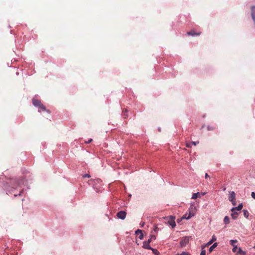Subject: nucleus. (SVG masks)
<instances>
[{
    "label": "nucleus",
    "instance_id": "10",
    "mask_svg": "<svg viewBox=\"0 0 255 255\" xmlns=\"http://www.w3.org/2000/svg\"><path fill=\"white\" fill-rule=\"evenodd\" d=\"M38 108L39 109H38L39 112H41V111L42 110V111H46L47 112L50 113L49 111L47 110L46 109V107L42 104H41L40 105V106H39Z\"/></svg>",
    "mask_w": 255,
    "mask_h": 255
},
{
    "label": "nucleus",
    "instance_id": "31",
    "mask_svg": "<svg viewBox=\"0 0 255 255\" xmlns=\"http://www.w3.org/2000/svg\"><path fill=\"white\" fill-rule=\"evenodd\" d=\"M191 143H186V147H191Z\"/></svg>",
    "mask_w": 255,
    "mask_h": 255
},
{
    "label": "nucleus",
    "instance_id": "12",
    "mask_svg": "<svg viewBox=\"0 0 255 255\" xmlns=\"http://www.w3.org/2000/svg\"><path fill=\"white\" fill-rule=\"evenodd\" d=\"M201 194L199 192L194 193L192 195V199H196L198 197H200Z\"/></svg>",
    "mask_w": 255,
    "mask_h": 255
},
{
    "label": "nucleus",
    "instance_id": "11",
    "mask_svg": "<svg viewBox=\"0 0 255 255\" xmlns=\"http://www.w3.org/2000/svg\"><path fill=\"white\" fill-rule=\"evenodd\" d=\"M238 213L237 211L232 212L231 216L233 219H236L238 217Z\"/></svg>",
    "mask_w": 255,
    "mask_h": 255
},
{
    "label": "nucleus",
    "instance_id": "16",
    "mask_svg": "<svg viewBox=\"0 0 255 255\" xmlns=\"http://www.w3.org/2000/svg\"><path fill=\"white\" fill-rule=\"evenodd\" d=\"M218 245V244L217 243H214L209 249V251L211 252L214 249H215Z\"/></svg>",
    "mask_w": 255,
    "mask_h": 255
},
{
    "label": "nucleus",
    "instance_id": "22",
    "mask_svg": "<svg viewBox=\"0 0 255 255\" xmlns=\"http://www.w3.org/2000/svg\"><path fill=\"white\" fill-rule=\"evenodd\" d=\"M239 250V248L237 247V246H234L233 249V251L234 252H238V251Z\"/></svg>",
    "mask_w": 255,
    "mask_h": 255
},
{
    "label": "nucleus",
    "instance_id": "32",
    "mask_svg": "<svg viewBox=\"0 0 255 255\" xmlns=\"http://www.w3.org/2000/svg\"><path fill=\"white\" fill-rule=\"evenodd\" d=\"M158 228L156 226H155L154 228V231L155 232H157V231H158Z\"/></svg>",
    "mask_w": 255,
    "mask_h": 255
},
{
    "label": "nucleus",
    "instance_id": "9",
    "mask_svg": "<svg viewBox=\"0 0 255 255\" xmlns=\"http://www.w3.org/2000/svg\"><path fill=\"white\" fill-rule=\"evenodd\" d=\"M242 208H243L242 204H240L238 207L233 208L231 209V212L240 211Z\"/></svg>",
    "mask_w": 255,
    "mask_h": 255
},
{
    "label": "nucleus",
    "instance_id": "29",
    "mask_svg": "<svg viewBox=\"0 0 255 255\" xmlns=\"http://www.w3.org/2000/svg\"><path fill=\"white\" fill-rule=\"evenodd\" d=\"M143 238V235L142 234V233L141 234H140V236H139V238L140 239V240H142Z\"/></svg>",
    "mask_w": 255,
    "mask_h": 255
},
{
    "label": "nucleus",
    "instance_id": "30",
    "mask_svg": "<svg viewBox=\"0 0 255 255\" xmlns=\"http://www.w3.org/2000/svg\"><path fill=\"white\" fill-rule=\"evenodd\" d=\"M92 140H93V139L92 138H90L87 141H85V142L86 143H90Z\"/></svg>",
    "mask_w": 255,
    "mask_h": 255
},
{
    "label": "nucleus",
    "instance_id": "14",
    "mask_svg": "<svg viewBox=\"0 0 255 255\" xmlns=\"http://www.w3.org/2000/svg\"><path fill=\"white\" fill-rule=\"evenodd\" d=\"M224 222L225 224H228L230 223V219L228 216H225L224 219Z\"/></svg>",
    "mask_w": 255,
    "mask_h": 255
},
{
    "label": "nucleus",
    "instance_id": "4",
    "mask_svg": "<svg viewBox=\"0 0 255 255\" xmlns=\"http://www.w3.org/2000/svg\"><path fill=\"white\" fill-rule=\"evenodd\" d=\"M190 238V237H184L182 239L180 242V245L181 247H184L188 244Z\"/></svg>",
    "mask_w": 255,
    "mask_h": 255
},
{
    "label": "nucleus",
    "instance_id": "1",
    "mask_svg": "<svg viewBox=\"0 0 255 255\" xmlns=\"http://www.w3.org/2000/svg\"><path fill=\"white\" fill-rule=\"evenodd\" d=\"M196 211V207L195 206H193V205H191L190 207L189 208V214L187 215V214H185V215H184L183 217L181 218V220L190 219L192 217L195 215Z\"/></svg>",
    "mask_w": 255,
    "mask_h": 255
},
{
    "label": "nucleus",
    "instance_id": "27",
    "mask_svg": "<svg viewBox=\"0 0 255 255\" xmlns=\"http://www.w3.org/2000/svg\"><path fill=\"white\" fill-rule=\"evenodd\" d=\"M180 255H190L187 252H182Z\"/></svg>",
    "mask_w": 255,
    "mask_h": 255
},
{
    "label": "nucleus",
    "instance_id": "23",
    "mask_svg": "<svg viewBox=\"0 0 255 255\" xmlns=\"http://www.w3.org/2000/svg\"><path fill=\"white\" fill-rule=\"evenodd\" d=\"M200 255H206V251L202 249Z\"/></svg>",
    "mask_w": 255,
    "mask_h": 255
},
{
    "label": "nucleus",
    "instance_id": "24",
    "mask_svg": "<svg viewBox=\"0 0 255 255\" xmlns=\"http://www.w3.org/2000/svg\"><path fill=\"white\" fill-rule=\"evenodd\" d=\"M90 175L88 174H85L83 175V178H90Z\"/></svg>",
    "mask_w": 255,
    "mask_h": 255
},
{
    "label": "nucleus",
    "instance_id": "2",
    "mask_svg": "<svg viewBox=\"0 0 255 255\" xmlns=\"http://www.w3.org/2000/svg\"><path fill=\"white\" fill-rule=\"evenodd\" d=\"M165 220L167 221V224L170 225L172 228H174L176 226V223L175 222V217L170 216L168 217H166L164 218Z\"/></svg>",
    "mask_w": 255,
    "mask_h": 255
},
{
    "label": "nucleus",
    "instance_id": "26",
    "mask_svg": "<svg viewBox=\"0 0 255 255\" xmlns=\"http://www.w3.org/2000/svg\"><path fill=\"white\" fill-rule=\"evenodd\" d=\"M139 233L141 234V233H142V231H141V230L138 229V230L135 232V234H137V235H138Z\"/></svg>",
    "mask_w": 255,
    "mask_h": 255
},
{
    "label": "nucleus",
    "instance_id": "8",
    "mask_svg": "<svg viewBox=\"0 0 255 255\" xmlns=\"http://www.w3.org/2000/svg\"><path fill=\"white\" fill-rule=\"evenodd\" d=\"M149 244H150V243L148 241L144 242L143 244V248H144V249H146L153 250L152 248H151L150 247Z\"/></svg>",
    "mask_w": 255,
    "mask_h": 255
},
{
    "label": "nucleus",
    "instance_id": "21",
    "mask_svg": "<svg viewBox=\"0 0 255 255\" xmlns=\"http://www.w3.org/2000/svg\"><path fill=\"white\" fill-rule=\"evenodd\" d=\"M238 253L240 254H243V255H245V253L241 250V248H239V250L238 251Z\"/></svg>",
    "mask_w": 255,
    "mask_h": 255
},
{
    "label": "nucleus",
    "instance_id": "19",
    "mask_svg": "<svg viewBox=\"0 0 255 255\" xmlns=\"http://www.w3.org/2000/svg\"><path fill=\"white\" fill-rule=\"evenodd\" d=\"M230 244H231L232 246L234 247V246H235V244L237 243V240H231V241H230Z\"/></svg>",
    "mask_w": 255,
    "mask_h": 255
},
{
    "label": "nucleus",
    "instance_id": "17",
    "mask_svg": "<svg viewBox=\"0 0 255 255\" xmlns=\"http://www.w3.org/2000/svg\"><path fill=\"white\" fill-rule=\"evenodd\" d=\"M123 118L124 119H127L128 117L127 114H126V113L127 112V110L126 109L123 110Z\"/></svg>",
    "mask_w": 255,
    "mask_h": 255
},
{
    "label": "nucleus",
    "instance_id": "13",
    "mask_svg": "<svg viewBox=\"0 0 255 255\" xmlns=\"http://www.w3.org/2000/svg\"><path fill=\"white\" fill-rule=\"evenodd\" d=\"M216 240V237L214 235L213 236L212 238V239L211 241H210L207 244V246H209L210 245H211L214 241H215Z\"/></svg>",
    "mask_w": 255,
    "mask_h": 255
},
{
    "label": "nucleus",
    "instance_id": "34",
    "mask_svg": "<svg viewBox=\"0 0 255 255\" xmlns=\"http://www.w3.org/2000/svg\"><path fill=\"white\" fill-rule=\"evenodd\" d=\"M205 194V193H202V195H204Z\"/></svg>",
    "mask_w": 255,
    "mask_h": 255
},
{
    "label": "nucleus",
    "instance_id": "6",
    "mask_svg": "<svg viewBox=\"0 0 255 255\" xmlns=\"http://www.w3.org/2000/svg\"><path fill=\"white\" fill-rule=\"evenodd\" d=\"M200 34H201V32H196L194 30H192L190 31L187 32V35H191V36H193L199 35H200Z\"/></svg>",
    "mask_w": 255,
    "mask_h": 255
},
{
    "label": "nucleus",
    "instance_id": "28",
    "mask_svg": "<svg viewBox=\"0 0 255 255\" xmlns=\"http://www.w3.org/2000/svg\"><path fill=\"white\" fill-rule=\"evenodd\" d=\"M251 196L253 198L255 199V192H252Z\"/></svg>",
    "mask_w": 255,
    "mask_h": 255
},
{
    "label": "nucleus",
    "instance_id": "3",
    "mask_svg": "<svg viewBox=\"0 0 255 255\" xmlns=\"http://www.w3.org/2000/svg\"><path fill=\"white\" fill-rule=\"evenodd\" d=\"M229 200L230 202H232V204L235 206L236 205V195L234 191H232L230 192Z\"/></svg>",
    "mask_w": 255,
    "mask_h": 255
},
{
    "label": "nucleus",
    "instance_id": "7",
    "mask_svg": "<svg viewBox=\"0 0 255 255\" xmlns=\"http://www.w3.org/2000/svg\"><path fill=\"white\" fill-rule=\"evenodd\" d=\"M32 104H33V105L34 106L38 107L39 106H40V105L42 103H41L40 100H37V99H32Z\"/></svg>",
    "mask_w": 255,
    "mask_h": 255
},
{
    "label": "nucleus",
    "instance_id": "33",
    "mask_svg": "<svg viewBox=\"0 0 255 255\" xmlns=\"http://www.w3.org/2000/svg\"><path fill=\"white\" fill-rule=\"evenodd\" d=\"M205 177L206 179H207V178H210V176L208 175V174L207 173H206L205 174Z\"/></svg>",
    "mask_w": 255,
    "mask_h": 255
},
{
    "label": "nucleus",
    "instance_id": "15",
    "mask_svg": "<svg viewBox=\"0 0 255 255\" xmlns=\"http://www.w3.org/2000/svg\"><path fill=\"white\" fill-rule=\"evenodd\" d=\"M207 128L208 130H213L216 129V127L215 126H208Z\"/></svg>",
    "mask_w": 255,
    "mask_h": 255
},
{
    "label": "nucleus",
    "instance_id": "18",
    "mask_svg": "<svg viewBox=\"0 0 255 255\" xmlns=\"http://www.w3.org/2000/svg\"><path fill=\"white\" fill-rule=\"evenodd\" d=\"M156 237L154 235H151L150 238L147 240L148 242L150 243L152 240H155Z\"/></svg>",
    "mask_w": 255,
    "mask_h": 255
},
{
    "label": "nucleus",
    "instance_id": "5",
    "mask_svg": "<svg viewBox=\"0 0 255 255\" xmlns=\"http://www.w3.org/2000/svg\"><path fill=\"white\" fill-rule=\"evenodd\" d=\"M127 213L124 211H121L117 213V216L118 218L124 220L126 218Z\"/></svg>",
    "mask_w": 255,
    "mask_h": 255
},
{
    "label": "nucleus",
    "instance_id": "25",
    "mask_svg": "<svg viewBox=\"0 0 255 255\" xmlns=\"http://www.w3.org/2000/svg\"><path fill=\"white\" fill-rule=\"evenodd\" d=\"M199 143V141H192V142H191V144H193V145H197V144H198Z\"/></svg>",
    "mask_w": 255,
    "mask_h": 255
},
{
    "label": "nucleus",
    "instance_id": "20",
    "mask_svg": "<svg viewBox=\"0 0 255 255\" xmlns=\"http://www.w3.org/2000/svg\"><path fill=\"white\" fill-rule=\"evenodd\" d=\"M244 215L246 218L248 217L249 213L247 210H244Z\"/></svg>",
    "mask_w": 255,
    "mask_h": 255
}]
</instances>
